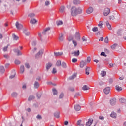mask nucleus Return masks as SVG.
I'll return each mask as SVG.
<instances>
[{
    "instance_id": "f257e3e1",
    "label": "nucleus",
    "mask_w": 126,
    "mask_h": 126,
    "mask_svg": "<svg viewBox=\"0 0 126 126\" xmlns=\"http://www.w3.org/2000/svg\"><path fill=\"white\" fill-rule=\"evenodd\" d=\"M79 13V7L74 6L71 8V14L72 16H76Z\"/></svg>"
},
{
    "instance_id": "f03ea898",
    "label": "nucleus",
    "mask_w": 126,
    "mask_h": 126,
    "mask_svg": "<svg viewBox=\"0 0 126 126\" xmlns=\"http://www.w3.org/2000/svg\"><path fill=\"white\" fill-rule=\"evenodd\" d=\"M15 26L18 30H21L23 28V26L18 22H16Z\"/></svg>"
},
{
    "instance_id": "7ed1b4c3",
    "label": "nucleus",
    "mask_w": 126,
    "mask_h": 126,
    "mask_svg": "<svg viewBox=\"0 0 126 126\" xmlns=\"http://www.w3.org/2000/svg\"><path fill=\"white\" fill-rule=\"evenodd\" d=\"M49 31H50L49 27L45 28L42 32V35H47V34H49Z\"/></svg>"
},
{
    "instance_id": "20e7f679",
    "label": "nucleus",
    "mask_w": 126,
    "mask_h": 126,
    "mask_svg": "<svg viewBox=\"0 0 126 126\" xmlns=\"http://www.w3.org/2000/svg\"><path fill=\"white\" fill-rule=\"evenodd\" d=\"M110 8H105L103 12V14L104 16H107V15H109V14H110Z\"/></svg>"
},
{
    "instance_id": "39448f33",
    "label": "nucleus",
    "mask_w": 126,
    "mask_h": 126,
    "mask_svg": "<svg viewBox=\"0 0 126 126\" xmlns=\"http://www.w3.org/2000/svg\"><path fill=\"white\" fill-rule=\"evenodd\" d=\"M93 123V119L92 118L89 119H88V121L86 122V125L87 126H91Z\"/></svg>"
},
{
    "instance_id": "423d86ee",
    "label": "nucleus",
    "mask_w": 126,
    "mask_h": 126,
    "mask_svg": "<svg viewBox=\"0 0 126 126\" xmlns=\"http://www.w3.org/2000/svg\"><path fill=\"white\" fill-rule=\"evenodd\" d=\"M53 65V64L50 63L48 62L46 64V70L48 71L49 68H51V67Z\"/></svg>"
},
{
    "instance_id": "0eeeda50",
    "label": "nucleus",
    "mask_w": 126,
    "mask_h": 126,
    "mask_svg": "<svg viewBox=\"0 0 126 126\" xmlns=\"http://www.w3.org/2000/svg\"><path fill=\"white\" fill-rule=\"evenodd\" d=\"M117 102V99L116 98L111 99L110 101V105L112 106H115L116 105V103Z\"/></svg>"
},
{
    "instance_id": "6e6552de",
    "label": "nucleus",
    "mask_w": 126,
    "mask_h": 126,
    "mask_svg": "<svg viewBox=\"0 0 126 126\" xmlns=\"http://www.w3.org/2000/svg\"><path fill=\"white\" fill-rule=\"evenodd\" d=\"M110 90H111V88L110 87H107L103 90V91L105 94H109L110 93Z\"/></svg>"
},
{
    "instance_id": "1a4fd4ad",
    "label": "nucleus",
    "mask_w": 126,
    "mask_h": 126,
    "mask_svg": "<svg viewBox=\"0 0 126 126\" xmlns=\"http://www.w3.org/2000/svg\"><path fill=\"white\" fill-rule=\"evenodd\" d=\"M92 12H93V8L92 7H89V8L86 11L87 14H90V13H92Z\"/></svg>"
},
{
    "instance_id": "9d476101",
    "label": "nucleus",
    "mask_w": 126,
    "mask_h": 126,
    "mask_svg": "<svg viewBox=\"0 0 126 126\" xmlns=\"http://www.w3.org/2000/svg\"><path fill=\"white\" fill-rule=\"evenodd\" d=\"M85 65H86V62L84 61H81L80 63V67L82 68L84 67Z\"/></svg>"
},
{
    "instance_id": "9b49d317",
    "label": "nucleus",
    "mask_w": 126,
    "mask_h": 126,
    "mask_svg": "<svg viewBox=\"0 0 126 126\" xmlns=\"http://www.w3.org/2000/svg\"><path fill=\"white\" fill-rule=\"evenodd\" d=\"M24 65H21L20 67V73H21V74H23V73H24Z\"/></svg>"
},
{
    "instance_id": "f8f14e48",
    "label": "nucleus",
    "mask_w": 126,
    "mask_h": 126,
    "mask_svg": "<svg viewBox=\"0 0 126 126\" xmlns=\"http://www.w3.org/2000/svg\"><path fill=\"white\" fill-rule=\"evenodd\" d=\"M89 71H90V67H86L85 69V74L89 75Z\"/></svg>"
},
{
    "instance_id": "ddd939ff",
    "label": "nucleus",
    "mask_w": 126,
    "mask_h": 126,
    "mask_svg": "<svg viewBox=\"0 0 126 126\" xmlns=\"http://www.w3.org/2000/svg\"><path fill=\"white\" fill-rule=\"evenodd\" d=\"M43 53H44V50H40L35 55L36 58H38L40 55H43Z\"/></svg>"
},
{
    "instance_id": "4468645a",
    "label": "nucleus",
    "mask_w": 126,
    "mask_h": 126,
    "mask_svg": "<svg viewBox=\"0 0 126 126\" xmlns=\"http://www.w3.org/2000/svg\"><path fill=\"white\" fill-rule=\"evenodd\" d=\"M110 117L113 118V119H116L117 118V113H115V112H112L110 114Z\"/></svg>"
},
{
    "instance_id": "2eb2a0df",
    "label": "nucleus",
    "mask_w": 126,
    "mask_h": 126,
    "mask_svg": "<svg viewBox=\"0 0 126 126\" xmlns=\"http://www.w3.org/2000/svg\"><path fill=\"white\" fill-rule=\"evenodd\" d=\"M5 71V69H4V67L3 66H0V72L1 73H4Z\"/></svg>"
},
{
    "instance_id": "dca6fc26",
    "label": "nucleus",
    "mask_w": 126,
    "mask_h": 126,
    "mask_svg": "<svg viewBox=\"0 0 126 126\" xmlns=\"http://www.w3.org/2000/svg\"><path fill=\"white\" fill-rule=\"evenodd\" d=\"M72 55L75 56V57H77L79 56V50L74 51L73 53H72Z\"/></svg>"
},
{
    "instance_id": "f3484780",
    "label": "nucleus",
    "mask_w": 126,
    "mask_h": 126,
    "mask_svg": "<svg viewBox=\"0 0 126 126\" xmlns=\"http://www.w3.org/2000/svg\"><path fill=\"white\" fill-rule=\"evenodd\" d=\"M77 74L76 73H74L72 76L70 77L69 78V80H72L73 79H74L75 77H76Z\"/></svg>"
},
{
    "instance_id": "a211bd4d",
    "label": "nucleus",
    "mask_w": 126,
    "mask_h": 126,
    "mask_svg": "<svg viewBox=\"0 0 126 126\" xmlns=\"http://www.w3.org/2000/svg\"><path fill=\"white\" fill-rule=\"evenodd\" d=\"M38 22V21L35 19H32L30 21V23L32 24H35V23H37Z\"/></svg>"
},
{
    "instance_id": "6ab92c4d",
    "label": "nucleus",
    "mask_w": 126,
    "mask_h": 126,
    "mask_svg": "<svg viewBox=\"0 0 126 126\" xmlns=\"http://www.w3.org/2000/svg\"><path fill=\"white\" fill-rule=\"evenodd\" d=\"M106 26L108 27L109 30H112V27H111V25L109 23L108 21L106 22Z\"/></svg>"
},
{
    "instance_id": "aec40b11",
    "label": "nucleus",
    "mask_w": 126,
    "mask_h": 126,
    "mask_svg": "<svg viewBox=\"0 0 126 126\" xmlns=\"http://www.w3.org/2000/svg\"><path fill=\"white\" fill-rule=\"evenodd\" d=\"M40 87V84L38 82H35L34 84V88H38Z\"/></svg>"
},
{
    "instance_id": "412c9836",
    "label": "nucleus",
    "mask_w": 126,
    "mask_h": 126,
    "mask_svg": "<svg viewBox=\"0 0 126 126\" xmlns=\"http://www.w3.org/2000/svg\"><path fill=\"white\" fill-rule=\"evenodd\" d=\"M82 90L85 91V90H89V88L86 86V85H84L82 87Z\"/></svg>"
},
{
    "instance_id": "4be33fe9",
    "label": "nucleus",
    "mask_w": 126,
    "mask_h": 126,
    "mask_svg": "<svg viewBox=\"0 0 126 126\" xmlns=\"http://www.w3.org/2000/svg\"><path fill=\"white\" fill-rule=\"evenodd\" d=\"M63 55L62 52H54V55L56 57H58L59 56H62Z\"/></svg>"
},
{
    "instance_id": "5701e85b",
    "label": "nucleus",
    "mask_w": 126,
    "mask_h": 126,
    "mask_svg": "<svg viewBox=\"0 0 126 126\" xmlns=\"http://www.w3.org/2000/svg\"><path fill=\"white\" fill-rule=\"evenodd\" d=\"M59 41H60V42H63V34H61L59 36Z\"/></svg>"
},
{
    "instance_id": "b1692460",
    "label": "nucleus",
    "mask_w": 126,
    "mask_h": 126,
    "mask_svg": "<svg viewBox=\"0 0 126 126\" xmlns=\"http://www.w3.org/2000/svg\"><path fill=\"white\" fill-rule=\"evenodd\" d=\"M23 33L25 34V35H26V36H29V35H30L29 32L27 31V30H24L23 31Z\"/></svg>"
},
{
    "instance_id": "393cba45",
    "label": "nucleus",
    "mask_w": 126,
    "mask_h": 126,
    "mask_svg": "<svg viewBox=\"0 0 126 126\" xmlns=\"http://www.w3.org/2000/svg\"><path fill=\"white\" fill-rule=\"evenodd\" d=\"M12 37L13 40H14L15 41H17V40H18L19 39V37L14 34L12 35Z\"/></svg>"
},
{
    "instance_id": "a878e982",
    "label": "nucleus",
    "mask_w": 126,
    "mask_h": 126,
    "mask_svg": "<svg viewBox=\"0 0 126 126\" xmlns=\"http://www.w3.org/2000/svg\"><path fill=\"white\" fill-rule=\"evenodd\" d=\"M15 52H16L17 53L18 56H21L22 55V53L19 51L18 49H16L15 50Z\"/></svg>"
},
{
    "instance_id": "bb28decb",
    "label": "nucleus",
    "mask_w": 126,
    "mask_h": 126,
    "mask_svg": "<svg viewBox=\"0 0 126 126\" xmlns=\"http://www.w3.org/2000/svg\"><path fill=\"white\" fill-rule=\"evenodd\" d=\"M119 102L120 103H126V99L121 98L119 99Z\"/></svg>"
},
{
    "instance_id": "cd10ccee",
    "label": "nucleus",
    "mask_w": 126,
    "mask_h": 126,
    "mask_svg": "<svg viewBox=\"0 0 126 126\" xmlns=\"http://www.w3.org/2000/svg\"><path fill=\"white\" fill-rule=\"evenodd\" d=\"M62 63V62L60 60H58L57 62H56V66H61V64Z\"/></svg>"
},
{
    "instance_id": "c85d7f7f",
    "label": "nucleus",
    "mask_w": 126,
    "mask_h": 126,
    "mask_svg": "<svg viewBox=\"0 0 126 126\" xmlns=\"http://www.w3.org/2000/svg\"><path fill=\"white\" fill-rule=\"evenodd\" d=\"M98 27H94L92 28V31L93 32H97V31H98Z\"/></svg>"
},
{
    "instance_id": "c756f323",
    "label": "nucleus",
    "mask_w": 126,
    "mask_h": 126,
    "mask_svg": "<svg viewBox=\"0 0 126 126\" xmlns=\"http://www.w3.org/2000/svg\"><path fill=\"white\" fill-rule=\"evenodd\" d=\"M117 46H118V44L115 43V44H114L113 45H112L111 46V48L112 50H115L116 49V47H117Z\"/></svg>"
},
{
    "instance_id": "7c9ffc66",
    "label": "nucleus",
    "mask_w": 126,
    "mask_h": 126,
    "mask_svg": "<svg viewBox=\"0 0 126 126\" xmlns=\"http://www.w3.org/2000/svg\"><path fill=\"white\" fill-rule=\"evenodd\" d=\"M116 89L117 90V91H121L122 90V87H120L119 85H116Z\"/></svg>"
},
{
    "instance_id": "2f4dec72",
    "label": "nucleus",
    "mask_w": 126,
    "mask_h": 126,
    "mask_svg": "<svg viewBox=\"0 0 126 126\" xmlns=\"http://www.w3.org/2000/svg\"><path fill=\"white\" fill-rule=\"evenodd\" d=\"M52 91L53 95H57L58 94V91H57V90H56V89H53Z\"/></svg>"
},
{
    "instance_id": "473e14b6",
    "label": "nucleus",
    "mask_w": 126,
    "mask_h": 126,
    "mask_svg": "<svg viewBox=\"0 0 126 126\" xmlns=\"http://www.w3.org/2000/svg\"><path fill=\"white\" fill-rule=\"evenodd\" d=\"M54 117L55 118H60V113H59V112H55L54 113Z\"/></svg>"
},
{
    "instance_id": "72a5a7b5",
    "label": "nucleus",
    "mask_w": 126,
    "mask_h": 126,
    "mask_svg": "<svg viewBox=\"0 0 126 126\" xmlns=\"http://www.w3.org/2000/svg\"><path fill=\"white\" fill-rule=\"evenodd\" d=\"M34 99H35V97L33 95H31L29 96V97L28 98V101H31Z\"/></svg>"
},
{
    "instance_id": "f704fd0d",
    "label": "nucleus",
    "mask_w": 126,
    "mask_h": 126,
    "mask_svg": "<svg viewBox=\"0 0 126 126\" xmlns=\"http://www.w3.org/2000/svg\"><path fill=\"white\" fill-rule=\"evenodd\" d=\"M61 65L63 68H66V63L65 62H62Z\"/></svg>"
},
{
    "instance_id": "c9c22d12",
    "label": "nucleus",
    "mask_w": 126,
    "mask_h": 126,
    "mask_svg": "<svg viewBox=\"0 0 126 126\" xmlns=\"http://www.w3.org/2000/svg\"><path fill=\"white\" fill-rule=\"evenodd\" d=\"M37 52V48L36 47H34L32 51V54H35V53H36Z\"/></svg>"
},
{
    "instance_id": "e433bc0d",
    "label": "nucleus",
    "mask_w": 126,
    "mask_h": 126,
    "mask_svg": "<svg viewBox=\"0 0 126 126\" xmlns=\"http://www.w3.org/2000/svg\"><path fill=\"white\" fill-rule=\"evenodd\" d=\"M74 109L75 111H79V105H76L74 106Z\"/></svg>"
},
{
    "instance_id": "4c0bfd02",
    "label": "nucleus",
    "mask_w": 126,
    "mask_h": 126,
    "mask_svg": "<svg viewBox=\"0 0 126 126\" xmlns=\"http://www.w3.org/2000/svg\"><path fill=\"white\" fill-rule=\"evenodd\" d=\"M60 12L63 13V11H64V7L62 6V7H60Z\"/></svg>"
},
{
    "instance_id": "58836bf2",
    "label": "nucleus",
    "mask_w": 126,
    "mask_h": 126,
    "mask_svg": "<svg viewBox=\"0 0 126 126\" xmlns=\"http://www.w3.org/2000/svg\"><path fill=\"white\" fill-rule=\"evenodd\" d=\"M57 23V25L59 26V25H62V24H63V22L62 21H57L56 22Z\"/></svg>"
},
{
    "instance_id": "ea45409f",
    "label": "nucleus",
    "mask_w": 126,
    "mask_h": 126,
    "mask_svg": "<svg viewBox=\"0 0 126 126\" xmlns=\"http://www.w3.org/2000/svg\"><path fill=\"white\" fill-rule=\"evenodd\" d=\"M7 49H8V45L6 46H5L3 48V52H6L7 51Z\"/></svg>"
},
{
    "instance_id": "a19ab883",
    "label": "nucleus",
    "mask_w": 126,
    "mask_h": 126,
    "mask_svg": "<svg viewBox=\"0 0 126 126\" xmlns=\"http://www.w3.org/2000/svg\"><path fill=\"white\" fill-rule=\"evenodd\" d=\"M35 15H36V14H35L33 13H31L29 14L28 16H29V17H34V16H35Z\"/></svg>"
},
{
    "instance_id": "79ce46f5",
    "label": "nucleus",
    "mask_w": 126,
    "mask_h": 126,
    "mask_svg": "<svg viewBox=\"0 0 126 126\" xmlns=\"http://www.w3.org/2000/svg\"><path fill=\"white\" fill-rule=\"evenodd\" d=\"M98 26L100 27V28H103V22L102 21L99 22Z\"/></svg>"
},
{
    "instance_id": "37998d69",
    "label": "nucleus",
    "mask_w": 126,
    "mask_h": 126,
    "mask_svg": "<svg viewBox=\"0 0 126 126\" xmlns=\"http://www.w3.org/2000/svg\"><path fill=\"white\" fill-rule=\"evenodd\" d=\"M73 3H74V4L76 5L78 4V3H79V2L78 1V0H74Z\"/></svg>"
},
{
    "instance_id": "c03bdc74",
    "label": "nucleus",
    "mask_w": 126,
    "mask_h": 126,
    "mask_svg": "<svg viewBox=\"0 0 126 126\" xmlns=\"http://www.w3.org/2000/svg\"><path fill=\"white\" fill-rule=\"evenodd\" d=\"M102 77H104L106 75V71H102L101 73Z\"/></svg>"
},
{
    "instance_id": "a18cd8bd",
    "label": "nucleus",
    "mask_w": 126,
    "mask_h": 126,
    "mask_svg": "<svg viewBox=\"0 0 126 126\" xmlns=\"http://www.w3.org/2000/svg\"><path fill=\"white\" fill-rule=\"evenodd\" d=\"M15 64H20V61L18 60H16L15 61Z\"/></svg>"
},
{
    "instance_id": "49530a36",
    "label": "nucleus",
    "mask_w": 126,
    "mask_h": 126,
    "mask_svg": "<svg viewBox=\"0 0 126 126\" xmlns=\"http://www.w3.org/2000/svg\"><path fill=\"white\" fill-rule=\"evenodd\" d=\"M25 67L26 68H30V65L28 63H25Z\"/></svg>"
},
{
    "instance_id": "de8ad7c7",
    "label": "nucleus",
    "mask_w": 126,
    "mask_h": 126,
    "mask_svg": "<svg viewBox=\"0 0 126 126\" xmlns=\"http://www.w3.org/2000/svg\"><path fill=\"white\" fill-rule=\"evenodd\" d=\"M11 95L13 97H16L17 96V93L13 92V93H12Z\"/></svg>"
},
{
    "instance_id": "09e8293b",
    "label": "nucleus",
    "mask_w": 126,
    "mask_h": 126,
    "mask_svg": "<svg viewBox=\"0 0 126 126\" xmlns=\"http://www.w3.org/2000/svg\"><path fill=\"white\" fill-rule=\"evenodd\" d=\"M52 73L53 74H55V73H57V70L56 69V68H53V70L52 71Z\"/></svg>"
},
{
    "instance_id": "8fccbe9b",
    "label": "nucleus",
    "mask_w": 126,
    "mask_h": 126,
    "mask_svg": "<svg viewBox=\"0 0 126 126\" xmlns=\"http://www.w3.org/2000/svg\"><path fill=\"white\" fill-rule=\"evenodd\" d=\"M104 42H105V43H106L107 44H108V43H109V39L108 38V37H106L105 38Z\"/></svg>"
},
{
    "instance_id": "3c124183",
    "label": "nucleus",
    "mask_w": 126,
    "mask_h": 126,
    "mask_svg": "<svg viewBox=\"0 0 126 126\" xmlns=\"http://www.w3.org/2000/svg\"><path fill=\"white\" fill-rule=\"evenodd\" d=\"M82 42H86V41H87V39H86V38L85 36H84L82 38Z\"/></svg>"
},
{
    "instance_id": "603ef678",
    "label": "nucleus",
    "mask_w": 126,
    "mask_h": 126,
    "mask_svg": "<svg viewBox=\"0 0 126 126\" xmlns=\"http://www.w3.org/2000/svg\"><path fill=\"white\" fill-rule=\"evenodd\" d=\"M72 63H76V62H77V59H76V58H73L72 59Z\"/></svg>"
},
{
    "instance_id": "864d4df0",
    "label": "nucleus",
    "mask_w": 126,
    "mask_h": 126,
    "mask_svg": "<svg viewBox=\"0 0 126 126\" xmlns=\"http://www.w3.org/2000/svg\"><path fill=\"white\" fill-rule=\"evenodd\" d=\"M104 52H105V53L106 54H109V53H110V50L107 49L105 48L104 49Z\"/></svg>"
},
{
    "instance_id": "5fc2aeb1",
    "label": "nucleus",
    "mask_w": 126,
    "mask_h": 126,
    "mask_svg": "<svg viewBox=\"0 0 126 126\" xmlns=\"http://www.w3.org/2000/svg\"><path fill=\"white\" fill-rule=\"evenodd\" d=\"M101 56H103V57H107V55L105 54L104 52H102L100 54Z\"/></svg>"
},
{
    "instance_id": "6e6d98bb",
    "label": "nucleus",
    "mask_w": 126,
    "mask_h": 126,
    "mask_svg": "<svg viewBox=\"0 0 126 126\" xmlns=\"http://www.w3.org/2000/svg\"><path fill=\"white\" fill-rule=\"evenodd\" d=\"M49 4H50V2H49L48 1H45V5H46V6H48V5H49Z\"/></svg>"
},
{
    "instance_id": "4d7b16f0",
    "label": "nucleus",
    "mask_w": 126,
    "mask_h": 126,
    "mask_svg": "<svg viewBox=\"0 0 126 126\" xmlns=\"http://www.w3.org/2000/svg\"><path fill=\"white\" fill-rule=\"evenodd\" d=\"M14 77H15V73H14L13 75H11V76H10V78L11 79H12V78H14Z\"/></svg>"
},
{
    "instance_id": "13d9d810",
    "label": "nucleus",
    "mask_w": 126,
    "mask_h": 126,
    "mask_svg": "<svg viewBox=\"0 0 126 126\" xmlns=\"http://www.w3.org/2000/svg\"><path fill=\"white\" fill-rule=\"evenodd\" d=\"M3 57L5 58V59H8V58H9V56H8L7 54H4Z\"/></svg>"
},
{
    "instance_id": "bf43d9fd",
    "label": "nucleus",
    "mask_w": 126,
    "mask_h": 126,
    "mask_svg": "<svg viewBox=\"0 0 126 126\" xmlns=\"http://www.w3.org/2000/svg\"><path fill=\"white\" fill-rule=\"evenodd\" d=\"M91 60V59L90 58V57H88L87 59V62L88 63H90Z\"/></svg>"
},
{
    "instance_id": "052dcab7",
    "label": "nucleus",
    "mask_w": 126,
    "mask_h": 126,
    "mask_svg": "<svg viewBox=\"0 0 126 126\" xmlns=\"http://www.w3.org/2000/svg\"><path fill=\"white\" fill-rule=\"evenodd\" d=\"M109 19L112 20H114L115 19V17L113 15L110 16Z\"/></svg>"
},
{
    "instance_id": "680f3d73",
    "label": "nucleus",
    "mask_w": 126,
    "mask_h": 126,
    "mask_svg": "<svg viewBox=\"0 0 126 126\" xmlns=\"http://www.w3.org/2000/svg\"><path fill=\"white\" fill-rule=\"evenodd\" d=\"M109 67H114V64L112 63H110Z\"/></svg>"
},
{
    "instance_id": "e2e57ef3",
    "label": "nucleus",
    "mask_w": 126,
    "mask_h": 126,
    "mask_svg": "<svg viewBox=\"0 0 126 126\" xmlns=\"http://www.w3.org/2000/svg\"><path fill=\"white\" fill-rule=\"evenodd\" d=\"M63 94L61 93L59 96V98H60V99H62V98H63Z\"/></svg>"
},
{
    "instance_id": "0e129e2a",
    "label": "nucleus",
    "mask_w": 126,
    "mask_h": 126,
    "mask_svg": "<svg viewBox=\"0 0 126 126\" xmlns=\"http://www.w3.org/2000/svg\"><path fill=\"white\" fill-rule=\"evenodd\" d=\"M37 119H39V120H41V119H42V116H41V115H38L36 116Z\"/></svg>"
},
{
    "instance_id": "69168bd1",
    "label": "nucleus",
    "mask_w": 126,
    "mask_h": 126,
    "mask_svg": "<svg viewBox=\"0 0 126 126\" xmlns=\"http://www.w3.org/2000/svg\"><path fill=\"white\" fill-rule=\"evenodd\" d=\"M32 46H36V45H37V43L35 41H33L32 43Z\"/></svg>"
},
{
    "instance_id": "338daca9",
    "label": "nucleus",
    "mask_w": 126,
    "mask_h": 126,
    "mask_svg": "<svg viewBox=\"0 0 126 126\" xmlns=\"http://www.w3.org/2000/svg\"><path fill=\"white\" fill-rule=\"evenodd\" d=\"M81 122V120H79L80 126H84V124H83V123L80 124Z\"/></svg>"
},
{
    "instance_id": "774afa93",
    "label": "nucleus",
    "mask_w": 126,
    "mask_h": 126,
    "mask_svg": "<svg viewBox=\"0 0 126 126\" xmlns=\"http://www.w3.org/2000/svg\"><path fill=\"white\" fill-rule=\"evenodd\" d=\"M99 120H104V117L103 116L99 117Z\"/></svg>"
}]
</instances>
